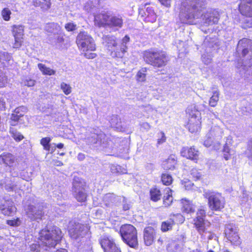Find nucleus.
I'll return each instance as SVG.
<instances>
[{"instance_id":"nucleus-1","label":"nucleus","mask_w":252,"mask_h":252,"mask_svg":"<svg viewBox=\"0 0 252 252\" xmlns=\"http://www.w3.org/2000/svg\"><path fill=\"white\" fill-rule=\"evenodd\" d=\"M205 5V0H182L179 8L181 22L196 24L200 22L205 26L217 24L220 19L217 11L210 9L201 13Z\"/></svg>"},{"instance_id":"nucleus-2","label":"nucleus","mask_w":252,"mask_h":252,"mask_svg":"<svg viewBox=\"0 0 252 252\" xmlns=\"http://www.w3.org/2000/svg\"><path fill=\"white\" fill-rule=\"evenodd\" d=\"M94 25L99 28H108L114 31L122 28L123 19L120 15L113 14L109 11H102L94 15Z\"/></svg>"},{"instance_id":"nucleus-3","label":"nucleus","mask_w":252,"mask_h":252,"mask_svg":"<svg viewBox=\"0 0 252 252\" xmlns=\"http://www.w3.org/2000/svg\"><path fill=\"white\" fill-rule=\"evenodd\" d=\"M62 237V232L60 228L47 225L40 231L38 239L44 246L54 248L61 241Z\"/></svg>"},{"instance_id":"nucleus-4","label":"nucleus","mask_w":252,"mask_h":252,"mask_svg":"<svg viewBox=\"0 0 252 252\" xmlns=\"http://www.w3.org/2000/svg\"><path fill=\"white\" fill-rule=\"evenodd\" d=\"M86 142L101 150L110 149L109 145L112 143L108 140L105 134L98 129H92L90 130V134L86 138Z\"/></svg>"},{"instance_id":"nucleus-5","label":"nucleus","mask_w":252,"mask_h":252,"mask_svg":"<svg viewBox=\"0 0 252 252\" xmlns=\"http://www.w3.org/2000/svg\"><path fill=\"white\" fill-rule=\"evenodd\" d=\"M120 234L123 241L129 247L137 249L138 247L137 231L131 224L122 225L120 229Z\"/></svg>"},{"instance_id":"nucleus-6","label":"nucleus","mask_w":252,"mask_h":252,"mask_svg":"<svg viewBox=\"0 0 252 252\" xmlns=\"http://www.w3.org/2000/svg\"><path fill=\"white\" fill-rule=\"evenodd\" d=\"M143 58L147 63L157 67L165 66L168 61L166 54L162 51H147Z\"/></svg>"},{"instance_id":"nucleus-7","label":"nucleus","mask_w":252,"mask_h":252,"mask_svg":"<svg viewBox=\"0 0 252 252\" xmlns=\"http://www.w3.org/2000/svg\"><path fill=\"white\" fill-rule=\"evenodd\" d=\"M0 164H3L10 168V175L13 177H22L21 173H19L18 158L15 156L8 152H3L0 155Z\"/></svg>"},{"instance_id":"nucleus-8","label":"nucleus","mask_w":252,"mask_h":252,"mask_svg":"<svg viewBox=\"0 0 252 252\" xmlns=\"http://www.w3.org/2000/svg\"><path fill=\"white\" fill-rule=\"evenodd\" d=\"M205 198L208 199L209 208L213 211H220L224 207L225 200L221 194L212 190L204 192Z\"/></svg>"},{"instance_id":"nucleus-9","label":"nucleus","mask_w":252,"mask_h":252,"mask_svg":"<svg viewBox=\"0 0 252 252\" xmlns=\"http://www.w3.org/2000/svg\"><path fill=\"white\" fill-rule=\"evenodd\" d=\"M76 43L82 51H94L95 44L93 37L85 32H80L76 37Z\"/></svg>"},{"instance_id":"nucleus-10","label":"nucleus","mask_w":252,"mask_h":252,"mask_svg":"<svg viewBox=\"0 0 252 252\" xmlns=\"http://www.w3.org/2000/svg\"><path fill=\"white\" fill-rule=\"evenodd\" d=\"M181 203L182 204V210L184 216H183L181 214H173V218H172V215L170 216V220H185L186 219L189 220L192 216L195 215L194 213V207L191 202L189 200L186 199H182L181 200Z\"/></svg>"},{"instance_id":"nucleus-11","label":"nucleus","mask_w":252,"mask_h":252,"mask_svg":"<svg viewBox=\"0 0 252 252\" xmlns=\"http://www.w3.org/2000/svg\"><path fill=\"white\" fill-rule=\"evenodd\" d=\"M85 183L78 178H74L73 182V192L75 198L78 202H83L86 200L87 193L85 190Z\"/></svg>"},{"instance_id":"nucleus-12","label":"nucleus","mask_w":252,"mask_h":252,"mask_svg":"<svg viewBox=\"0 0 252 252\" xmlns=\"http://www.w3.org/2000/svg\"><path fill=\"white\" fill-rule=\"evenodd\" d=\"M238 231V227L235 224L229 223L225 226V236L233 245H238L241 243Z\"/></svg>"},{"instance_id":"nucleus-13","label":"nucleus","mask_w":252,"mask_h":252,"mask_svg":"<svg viewBox=\"0 0 252 252\" xmlns=\"http://www.w3.org/2000/svg\"><path fill=\"white\" fill-rule=\"evenodd\" d=\"M251 57L249 55L248 57ZM236 67L240 74L246 78H249L252 76V79H250V82H252V59L250 58L249 61H243L242 62H238Z\"/></svg>"},{"instance_id":"nucleus-14","label":"nucleus","mask_w":252,"mask_h":252,"mask_svg":"<svg viewBox=\"0 0 252 252\" xmlns=\"http://www.w3.org/2000/svg\"><path fill=\"white\" fill-rule=\"evenodd\" d=\"M157 226L153 223L149 224L144 228L143 239L146 246H151L154 242L157 236Z\"/></svg>"},{"instance_id":"nucleus-15","label":"nucleus","mask_w":252,"mask_h":252,"mask_svg":"<svg viewBox=\"0 0 252 252\" xmlns=\"http://www.w3.org/2000/svg\"><path fill=\"white\" fill-rule=\"evenodd\" d=\"M99 243L104 252H122L121 248L113 239L104 236L99 240Z\"/></svg>"},{"instance_id":"nucleus-16","label":"nucleus","mask_w":252,"mask_h":252,"mask_svg":"<svg viewBox=\"0 0 252 252\" xmlns=\"http://www.w3.org/2000/svg\"><path fill=\"white\" fill-rule=\"evenodd\" d=\"M11 31L14 37V48H19L23 42L24 26L22 25H14L11 27Z\"/></svg>"},{"instance_id":"nucleus-17","label":"nucleus","mask_w":252,"mask_h":252,"mask_svg":"<svg viewBox=\"0 0 252 252\" xmlns=\"http://www.w3.org/2000/svg\"><path fill=\"white\" fill-rule=\"evenodd\" d=\"M0 210L3 215L10 216L16 212V208L11 200L3 197L0 199Z\"/></svg>"},{"instance_id":"nucleus-18","label":"nucleus","mask_w":252,"mask_h":252,"mask_svg":"<svg viewBox=\"0 0 252 252\" xmlns=\"http://www.w3.org/2000/svg\"><path fill=\"white\" fill-rule=\"evenodd\" d=\"M190 117L189 119L188 124L189 131L191 132H196L200 129V116L198 112L193 113V112L190 114Z\"/></svg>"},{"instance_id":"nucleus-19","label":"nucleus","mask_w":252,"mask_h":252,"mask_svg":"<svg viewBox=\"0 0 252 252\" xmlns=\"http://www.w3.org/2000/svg\"><path fill=\"white\" fill-rule=\"evenodd\" d=\"M26 214L29 218L31 220H45L46 219L40 206L35 207L32 205H29L26 209Z\"/></svg>"},{"instance_id":"nucleus-20","label":"nucleus","mask_w":252,"mask_h":252,"mask_svg":"<svg viewBox=\"0 0 252 252\" xmlns=\"http://www.w3.org/2000/svg\"><path fill=\"white\" fill-rule=\"evenodd\" d=\"M252 50V40L248 38H243L238 42L237 52L242 53V56L245 57L248 55L249 51Z\"/></svg>"},{"instance_id":"nucleus-21","label":"nucleus","mask_w":252,"mask_h":252,"mask_svg":"<svg viewBox=\"0 0 252 252\" xmlns=\"http://www.w3.org/2000/svg\"><path fill=\"white\" fill-rule=\"evenodd\" d=\"M181 155L187 158L193 160L197 162L199 158V152L193 147H183L181 151Z\"/></svg>"},{"instance_id":"nucleus-22","label":"nucleus","mask_w":252,"mask_h":252,"mask_svg":"<svg viewBox=\"0 0 252 252\" xmlns=\"http://www.w3.org/2000/svg\"><path fill=\"white\" fill-rule=\"evenodd\" d=\"M239 7L242 15L252 17V0H241Z\"/></svg>"},{"instance_id":"nucleus-23","label":"nucleus","mask_w":252,"mask_h":252,"mask_svg":"<svg viewBox=\"0 0 252 252\" xmlns=\"http://www.w3.org/2000/svg\"><path fill=\"white\" fill-rule=\"evenodd\" d=\"M206 47L205 53L202 56V61L205 64H209L212 62V56L213 51V44L208 43V41L206 39L203 44V47Z\"/></svg>"},{"instance_id":"nucleus-24","label":"nucleus","mask_w":252,"mask_h":252,"mask_svg":"<svg viewBox=\"0 0 252 252\" xmlns=\"http://www.w3.org/2000/svg\"><path fill=\"white\" fill-rule=\"evenodd\" d=\"M129 37L126 35L122 39V45L120 49H117L116 50L111 52V55L112 57L122 58L125 52H126L127 47L126 44L129 42Z\"/></svg>"},{"instance_id":"nucleus-25","label":"nucleus","mask_w":252,"mask_h":252,"mask_svg":"<svg viewBox=\"0 0 252 252\" xmlns=\"http://www.w3.org/2000/svg\"><path fill=\"white\" fill-rule=\"evenodd\" d=\"M177 164V158L174 155H171L162 162V167L165 170H174Z\"/></svg>"},{"instance_id":"nucleus-26","label":"nucleus","mask_w":252,"mask_h":252,"mask_svg":"<svg viewBox=\"0 0 252 252\" xmlns=\"http://www.w3.org/2000/svg\"><path fill=\"white\" fill-rule=\"evenodd\" d=\"M223 134L222 129L219 126H214L211 128L210 131L207 134V137L211 138L212 136L214 140L219 141L220 139Z\"/></svg>"},{"instance_id":"nucleus-27","label":"nucleus","mask_w":252,"mask_h":252,"mask_svg":"<svg viewBox=\"0 0 252 252\" xmlns=\"http://www.w3.org/2000/svg\"><path fill=\"white\" fill-rule=\"evenodd\" d=\"M118 199L119 197L113 193H107L103 197L102 201L106 207H112L114 202Z\"/></svg>"},{"instance_id":"nucleus-28","label":"nucleus","mask_w":252,"mask_h":252,"mask_svg":"<svg viewBox=\"0 0 252 252\" xmlns=\"http://www.w3.org/2000/svg\"><path fill=\"white\" fill-rule=\"evenodd\" d=\"M19 110L27 111V109L26 107L22 106L15 109L11 117V125L12 126H15L16 122L19 120L20 118L23 116V113L19 112Z\"/></svg>"},{"instance_id":"nucleus-29","label":"nucleus","mask_w":252,"mask_h":252,"mask_svg":"<svg viewBox=\"0 0 252 252\" xmlns=\"http://www.w3.org/2000/svg\"><path fill=\"white\" fill-rule=\"evenodd\" d=\"M45 30L50 33L56 35L57 33H61L62 28L56 23H50L47 24L45 27Z\"/></svg>"},{"instance_id":"nucleus-30","label":"nucleus","mask_w":252,"mask_h":252,"mask_svg":"<svg viewBox=\"0 0 252 252\" xmlns=\"http://www.w3.org/2000/svg\"><path fill=\"white\" fill-rule=\"evenodd\" d=\"M102 43L108 47H115L117 45L116 37L113 35H104L102 38Z\"/></svg>"},{"instance_id":"nucleus-31","label":"nucleus","mask_w":252,"mask_h":252,"mask_svg":"<svg viewBox=\"0 0 252 252\" xmlns=\"http://www.w3.org/2000/svg\"><path fill=\"white\" fill-rule=\"evenodd\" d=\"M172 190L169 188H166L164 190L163 204L165 206H169L173 201Z\"/></svg>"},{"instance_id":"nucleus-32","label":"nucleus","mask_w":252,"mask_h":252,"mask_svg":"<svg viewBox=\"0 0 252 252\" xmlns=\"http://www.w3.org/2000/svg\"><path fill=\"white\" fill-rule=\"evenodd\" d=\"M32 3L35 6H40L43 10L49 9L51 5L50 0H32Z\"/></svg>"},{"instance_id":"nucleus-33","label":"nucleus","mask_w":252,"mask_h":252,"mask_svg":"<svg viewBox=\"0 0 252 252\" xmlns=\"http://www.w3.org/2000/svg\"><path fill=\"white\" fill-rule=\"evenodd\" d=\"M40 71L43 75H53L55 74L56 71L50 67L46 66L45 64L39 63L37 65Z\"/></svg>"},{"instance_id":"nucleus-34","label":"nucleus","mask_w":252,"mask_h":252,"mask_svg":"<svg viewBox=\"0 0 252 252\" xmlns=\"http://www.w3.org/2000/svg\"><path fill=\"white\" fill-rule=\"evenodd\" d=\"M2 188L7 191H11L15 189L17 185L14 184V181L7 180L4 183L0 184Z\"/></svg>"},{"instance_id":"nucleus-35","label":"nucleus","mask_w":252,"mask_h":252,"mask_svg":"<svg viewBox=\"0 0 252 252\" xmlns=\"http://www.w3.org/2000/svg\"><path fill=\"white\" fill-rule=\"evenodd\" d=\"M150 196L151 200L156 202L160 199L161 194L159 189L157 188H153L150 190Z\"/></svg>"},{"instance_id":"nucleus-36","label":"nucleus","mask_w":252,"mask_h":252,"mask_svg":"<svg viewBox=\"0 0 252 252\" xmlns=\"http://www.w3.org/2000/svg\"><path fill=\"white\" fill-rule=\"evenodd\" d=\"M147 68L145 67L142 68L138 71L136 74V80L138 82H144L146 80Z\"/></svg>"},{"instance_id":"nucleus-37","label":"nucleus","mask_w":252,"mask_h":252,"mask_svg":"<svg viewBox=\"0 0 252 252\" xmlns=\"http://www.w3.org/2000/svg\"><path fill=\"white\" fill-rule=\"evenodd\" d=\"M174 225V221H162L161 224V230L163 232L171 230Z\"/></svg>"},{"instance_id":"nucleus-38","label":"nucleus","mask_w":252,"mask_h":252,"mask_svg":"<svg viewBox=\"0 0 252 252\" xmlns=\"http://www.w3.org/2000/svg\"><path fill=\"white\" fill-rule=\"evenodd\" d=\"M179 245L175 241H171L168 243L166 247L168 252H177Z\"/></svg>"},{"instance_id":"nucleus-39","label":"nucleus","mask_w":252,"mask_h":252,"mask_svg":"<svg viewBox=\"0 0 252 252\" xmlns=\"http://www.w3.org/2000/svg\"><path fill=\"white\" fill-rule=\"evenodd\" d=\"M9 132L11 135V136L16 141H20L24 138V136L19 132L17 131L16 129L13 127H10Z\"/></svg>"},{"instance_id":"nucleus-40","label":"nucleus","mask_w":252,"mask_h":252,"mask_svg":"<svg viewBox=\"0 0 252 252\" xmlns=\"http://www.w3.org/2000/svg\"><path fill=\"white\" fill-rule=\"evenodd\" d=\"M219 98V93L217 91L213 92V95L210 97L209 104L211 107H215L218 103Z\"/></svg>"},{"instance_id":"nucleus-41","label":"nucleus","mask_w":252,"mask_h":252,"mask_svg":"<svg viewBox=\"0 0 252 252\" xmlns=\"http://www.w3.org/2000/svg\"><path fill=\"white\" fill-rule=\"evenodd\" d=\"M110 170L114 174H124L126 173V170L120 165H112L110 167Z\"/></svg>"},{"instance_id":"nucleus-42","label":"nucleus","mask_w":252,"mask_h":252,"mask_svg":"<svg viewBox=\"0 0 252 252\" xmlns=\"http://www.w3.org/2000/svg\"><path fill=\"white\" fill-rule=\"evenodd\" d=\"M51 140V138L49 137L43 138L40 140V144L43 146L44 149L48 152L51 149V144H50Z\"/></svg>"},{"instance_id":"nucleus-43","label":"nucleus","mask_w":252,"mask_h":252,"mask_svg":"<svg viewBox=\"0 0 252 252\" xmlns=\"http://www.w3.org/2000/svg\"><path fill=\"white\" fill-rule=\"evenodd\" d=\"M161 181L164 185L168 186L172 183L173 179L170 175L164 173L161 176Z\"/></svg>"},{"instance_id":"nucleus-44","label":"nucleus","mask_w":252,"mask_h":252,"mask_svg":"<svg viewBox=\"0 0 252 252\" xmlns=\"http://www.w3.org/2000/svg\"><path fill=\"white\" fill-rule=\"evenodd\" d=\"M205 211L203 209H199L195 213V218L194 219V220H205Z\"/></svg>"},{"instance_id":"nucleus-45","label":"nucleus","mask_w":252,"mask_h":252,"mask_svg":"<svg viewBox=\"0 0 252 252\" xmlns=\"http://www.w3.org/2000/svg\"><path fill=\"white\" fill-rule=\"evenodd\" d=\"M223 156L225 160H228L230 158V156L234 154L233 151L231 150L226 143L223 148Z\"/></svg>"},{"instance_id":"nucleus-46","label":"nucleus","mask_w":252,"mask_h":252,"mask_svg":"<svg viewBox=\"0 0 252 252\" xmlns=\"http://www.w3.org/2000/svg\"><path fill=\"white\" fill-rule=\"evenodd\" d=\"M11 14V12L10 9L8 8H4L1 11V16L4 20L6 21H8L10 19V15Z\"/></svg>"},{"instance_id":"nucleus-47","label":"nucleus","mask_w":252,"mask_h":252,"mask_svg":"<svg viewBox=\"0 0 252 252\" xmlns=\"http://www.w3.org/2000/svg\"><path fill=\"white\" fill-rule=\"evenodd\" d=\"M194 224L199 232L202 233L205 231L204 221H195Z\"/></svg>"},{"instance_id":"nucleus-48","label":"nucleus","mask_w":252,"mask_h":252,"mask_svg":"<svg viewBox=\"0 0 252 252\" xmlns=\"http://www.w3.org/2000/svg\"><path fill=\"white\" fill-rule=\"evenodd\" d=\"M178 49L179 56L182 58V55L186 54L187 52L186 49L185 48V43L183 41H180L179 45L177 46Z\"/></svg>"},{"instance_id":"nucleus-49","label":"nucleus","mask_w":252,"mask_h":252,"mask_svg":"<svg viewBox=\"0 0 252 252\" xmlns=\"http://www.w3.org/2000/svg\"><path fill=\"white\" fill-rule=\"evenodd\" d=\"M61 89L66 95L70 94L71 92V87L69 85L64 82L61 83Z\"/></svg>"},{"instance_id":"nucleus-50","label":"nucleus","mask_w":252,"mask_h":252,"mask_svg":"<svg viewBox=\"0 0 252 252\" xmlns=\"http://www.w3.org/2000/svg\"><path fill=\"white\" fill-rule=\"evenodd\" d=\"M190 175L194 180H199L201 177V173L195 168H193L190 171Z\"/></svg>"},{"instance_id":"nucleus-51","label":"nucleus","mask_w":252,"mask_h":252,"mask_svg":"<svg viewBox=\"0 0 252 252\" xmlns=\"http://www.w3.org/2000/svg\"><path fill=\"white\" fill-rule=\"evenodd\" d=\"M64 28L67 32H73L77 29V25L72 22H68L65 24Z\"/></svg>"},{"instance_id":"nucleus-52","label":"nucleus","mask_w":252,"mask_h":252,"mask_svg":"<svg viewBox=\"0 0 252 252\" xmlns=\"http://www.w3.org/2000/svg\"><path fill=\"white\" fill-rule=\"evenodd\" d=\"M84 52V56L87 59H93L96 57V54L93 53V51L88 50L87 51H83Z\"/></svg>"},{"instance_id":"nucleus-53","label":"nucleus","mask_w":252,"mask_h":252,"mask_svg":"<svg viewBox=\"0 0 252 252\" xmlns=\"http://www.w3.org/2000/svg\"><path fill=\"white\" fill-rule=\"evenodd\" d=\"M56 35H57L58 36L57 37V42L60 45L62 46V44L64 42V34L63 32V30H62L61 33H57Z\"/></svg>"},{"instance_id":"nucleus-54","label":"nucleus","mask_w":252,"mask_h":252,"mask_svg":"<svg viewBox=\"0 0 252 252\" xmlns=\"http://www.w3.org/2000/svg\"><path fill=\"white\" fill-rule=\"evenodd\" d=\"M35 81L31 78H27L24 81V84L28 87H32L35 85Z\"/></svg>"},{"instance_id":"nucleus-55","label":"nucleus","mask_w":252,"mask_h":252,"mask_svg":"<svg viewBox=\"0 0 252 252\" xmlns=\"http://www.w3.org/2000/svg\"><path fill=\"white\" fill-rule=\"evenodd\" d=\"M214 139H213V138L212 136H211V138H208L206 136V139L204 141V145L206 147H209L211 146L213 143Z\"/></svg>"},{"instance_id":"nucleus-56","label":"nucleus","mask_w":252,"mask_h":252,"mask_svg":"<svg viewBox=\"0 0 252 252\" xmlns=\"http://www.w3.org/2000/svg\"><path fill=\"white\" fill-rule=\"evenodd\" d=\"M145 111L147 113L151 114L156 113L157 112V110L154 109L151 105H148L145 107Z\"/></svg>"},{"instance_id":"nucleus-57","label":"nucleus","mask_w":252,"mask_h":252,"mask_svg":"<svg viewBox=\"0 0 252 252\" xmlns=\"http://www.w3.org/2000/svg\"><path fill=\"white\" fill-rule=\"evenodd\" d=\"M118 121L119 120L116 116H113L110 121L111 126L114 127H117L118 126Z\"/></svg>"},{"instance_id":"nucleus-58","label":"nucleus","mask_w":252,"mask_h":252,"mask_svg":"<svg viewBox=\"0 0 252 252\" xmlns=\"http://www.w3.org/2000/svg\"><path fill=\"white\" fill-rule=\"evenodd\" d=\"M160 135L161 137L158 139V144H161L164 143L166 140V137L165 136L164 133L163 132H160Z\"/></svg>"},{"instance_id":"nucleus-59","label":"nucleus","mask_w":252,"mask_h":252,"mask_svg":"<svg viewBox=\"0 0 252 252\" xmlns=\"http://www.w3.org/2000/svg\"><path fill=\"white\" fill-rule=\"evenodd\" d=\"M159 2L166 7H169L171 6V0H158Z\"/></svg>"},{"instance_id":"nucleus-60","label":"nucleus","mask_w":252,"mask_h":252,"mask_svg":"<svg viewBox=\"0 0 252 252\" xmlns=\"http://www.w3.org/2000/svg\"><path fill=\"white\" fill-rule=\"evenodd\" d=\"M141 127L146 130H149L151 127L150 125L147 122L143 123L141 125Z\"/></svg>"},{"instance_id":"nucleus-61","label":"nucleus","mask_w":252,"mask_h":252,"mask_svg":"<svg viewBox=\"0 0 252 252\" xmlns=\"http://www.w3.org/2000/svg\"><path fill=\"white\" fill-rule=\"evenodd\" d=\"M5 108V102L4 99L0 98V110H4Z\"/></svg>"},{"instance_id":"nucleus-62","label":"nucleus","mask_w":252,"mask_h":252,"mask_svg":"<svg viewBox=\"0 0 252 252\" xmlns=\"http://www.w3.org/2000/svg\"><path fill=\"white\" fill-rule=\"evenodd\" d=\"M146 11L148 13V15L149 14H154V12L153 8L152 7H148L146 8Z\"/></svg>"},{"instance_id":"nucleus-63","label":"nucleus","mask_w":252,"mask_h":252,"mask_svg":"<svg viewBox=\"0 0 252 252\" xmlns=\"http://www.w3.org/2000/svg\"><path fill=\"white\" fill-rule=\"evenodd\" d=\"M248 148L251 153V157L252 158V138H251L249 142Z\"/></svg>"},{"instance_id":"nucleus-64","label":"nucleus","mask_w":252,"mask_h":252,"mask_svg":"<svg viewBox=\"0 0 252 252\" xmlns=\"http://www.w3.org/2000/svg\"><path fill=\"white\" fill-rule=\"evenodd\" d=\"M77 158H78V160L82 161L85 159V156L84 154H83L82 153H79L78 155Z\"/></svg>"}]
</instances>
